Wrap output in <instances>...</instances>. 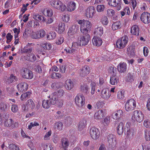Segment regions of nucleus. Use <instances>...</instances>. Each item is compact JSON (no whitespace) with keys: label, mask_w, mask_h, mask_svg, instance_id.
<instances>
[{"label":"nucleus","mask_w":150,"mask_h":150,"mask_svg":"<svg viewBox=\"0 0 150 150\" xmlns=\"http://www.w3.org/2000/svg\"><path fill=\"white\" fill-rule=\"evenodd\" d=\"M75 101L79 110L82 113H84L86 110L83 108L85 102V98L84 96L83 95L77 94L75 98Z\"/></svg>","instance_id":"f257e3e1"},{"label":"nucleus","mask_w":150,"mask_h":150,"mask_svg":"<svg viewBox=\"0 0 150 150\" xmlns=\"http://www.w3.org/2000/svg\"><path fill=\"white\" fill-rule=\"evenodd\" d=\"M90 40V36L88 33L83 34L78 38V43L80 46H84L87 45Z\"/></svg>","instance_id":"f03ea898"},{"label":"nucleus","mask_w":150,"mask_h":150,"mask_svg":"<svg viewBox=\"0 0 150 150\" xmlns=\"http://www.w3.org/2000/svg\"><path fill=\"white\" fill-rule=\"evenodd\" d=\"M35 107V104L33 100L31 99H29L27 101L25 105H23L22 109L23 112H26L32 110Z\"/></svg>","instance_id":"7ed1b4c3"},{"label":"nucleus","mask_w":150,"mask_h":150,"mask_svg":"<svg viewBox=\"0 0 150 150\" xmlns=\"http://www.w3.org/2000/svg\"><path fill=\"white\" fill-rule=\"evenodd\" d=\"M50 5L54 8L62 11H64L66 6L59 0H52L50 2Z\"/></svg>","instance_id":"20e7f679"},{"label":"nucleus","mask_w":150,"mask_h":150,"mask_svg":"<svg viewBox=\"0 0 150 150\" xmlns=\"http://www.w3.org/2000/svg\"><path fill=\"white\" fill-rule=\"evenodd\" d=\"M144 117V114L140 110H135L132 113V120L139 123H141L143 120Z\"/></svg>","instance_id":"39448f33"},{"label":"nucleus","mask_w":150,"mask_h":150,"mask_svg":"<svg viewBox=\"0 0 150 150\" xmlns=\"http://www.w3.org/2000/svg\"><path fill=\"white\" fill-rule=\"evenodd\" d=\"M128 40V38L126 35H125L118 39L116 43L117 47L120 49L124 48L127 43Z\"/></svg>","instance_id":"423d86ee"},{"label":"nucleus","mask_w":150,"mask_h":150,"mask_svg":"<svg viewBox=\"0 0 150 150\" xmlns=\"http://www.w3.org/2000/svg\"><path fill=\"white\" fill-rule=\"evenodd\" d=\"M107 142L109 144V148L115 150L117 148L116 138L115 135L109 134L107 137Z\"/></svg>","instance_id":"0eeeda50"},{"label":"nucleus","mask_w":150,"mask_h":150,"mask_svg":"<svg viewBox=\"0 0 150 150\" xmlns=\"http://www.w3.org/2000/svg\"><path fill=\"white\" fill-rule=\"evenodd\" d=\"M89 134L91 137L94 140L98 139L100 136L99 130L95 127H92L90 129Z\"/></svg>","instance_id":"6e6552de"},{"label":"nucleus","mask_w":150,"mask_h":150,"mask_svg":"<svg viewBox=\"0 0 150 150\" xmlns=\"http://www.w3.org/2000/svg\"><path fill=\"white\" fill-rule=\"evenodd\" d=\"M91 27L90 22L88 21L84 22L83 24L80 26V30L82 34L88 33V32Z\"/></svg>","instance_id":"1a4fd4ad"},{"label":"nucleus","mask_w":150,"mask_h":150,"mask_svg":"<svg viewBox=\"0 0 150 150\" xmlns=\"http://www.w3.org/2000/svg\"><path fill=\"white\" fill-rule=\"evenodd\" d=\"M140 18L141 21L144 24H148L150 23V13L148 12H143Z\"/></svg>","instance_id":"9d476101"},{"label":"nucleus","mask_w":150,"mask_h":150,"mask_svg":"<svg viewBox=\"0 0 150 150\" xmlns=\"http://www.w3.org/2000/svg\"><path fill=\"white\" fill-rule=\"evenodd\" d=\"M108 4L110 6L116 7L118 11L121 9L122 5L121 0H110L108 2Z\"/></svg>","instance_id":"9b49d317"},{"label":"nucleus","mask_w":150,"mask_h":150,"mask_svg":"<svg viewBox=\"0 0 150 150\" xmlns=\"http://www.w3.org/2000/svg\"><path fill=\"white\" fill-rule=\"evenodd\" d=\"M85 16L88 18H91L95 14V9L93 6L88 7L85 12Z\"/></svg>","instance_id":"f8f14e48"},{"label":"nucleus","mask_w":150,"mask_h":150,"mask_svg":"<svg viewBox=\"0 0 150 150\" xmlns=\"http://www.w3.org/2000/svg\"><path fill=\"white\" fill-rule=\"evenodd\" d=\"M17 88L18 91L23 92L27 91L28 88V84L25 82H22L17 85Z\"/></svg>","instance_id":"ddd939ff"},{"label":"nucleus","mask_w":150,"mask_h":150,"mask_svg":"<svg viewBox=\"0 0 150 150\" xmlns=\"http://www.w3.org/2000/svg\"><path fill=\"white\" fill-rule=\"evenodd\" d=\"M131 122L130 121H128L126 123L125 125V134L127 135V137L128 138L129 137L131 134Z\"/></svg>","instance_id":"4468645a"},{"label":"nucleus","mask_w":150,"mask_h":150,"mask_svg":"<svg viewBox=\"0 0 150 150\" xmlns=\"http://www.w3.org/2000/svg\"><path fill=\"white\" fill-rule=\"evenodd\" d=\"M79 29L78 25L76 24L72 25L70 28L68 32L69 35H73L77 32Z\"/></svg>","instance_id":"2eb2a0df"},{"label":"nucleus","mask_w":150,"mask_h":150,"mask_svg":"<svg viewBox=\"0 0 150 150\" xmlns=\"http://www.w3.org/2000/svg\"><path fill=\"white\" fill-rule=\"evenodd\" d=\"M92 42L93 45L96 46H100L103 43L101 39L96 36H94L93 37Z\"/></svg>","instance_id":"dca6fc26"},{"label":"nucleus","mask_w":150,"mask_h":150,"mask_svg":"<svg viewBox=\"0 0 150 150\" xmlns=\"http://www.w3.org/2000/svg\"><path fill=\"white\" fill-rule=\"evenodd\" d=\"M105 116L104 111L102 110H99L96 112L94 115L95 119L98 120L102 119Z\"/></svg>","instance_id":"f3484780"},{"label":"nucleus","mask_w":150,"mask_h":150,"mask_svg":"<svg viewBox=\"0 0 150 150\" xmlns=\"http://www.w3.org/2000/svg\"><path fill=\"white\" fill-rule=\"evenodd\" d=\"M65 24L64 23H60L58 25L57 27L55 29V30L59 33H62L65 30Z\"/></svg>","instance_id":"a211bd4d"},{"label":"nucleus","mask_w":150,"mask_h":150,"mask_svg":"<svg viewBox=\"0 0 150 150\" xmlns=\"http://www.w3.org/2000/svg\"><path fill=\"white\" fill-rule=\"evenodd\" d=\"M111 94L110 92L108 91L106 89H103L101 92V96L105 100H108L110 97Z\"/></svg>","instance_id":"6ab92c4d"},{"label":"nucleus","mask_w":150,"mask_h":150,"mask_svg":"<svg viewBox=\"0 0 150 150\" xmlns=\"http://www.w3.org/2000/svg\"><path fill=\"white\" fill-rule=\"evenodd\" d=\"M118 70L120 73L125 72L127 70V64L124 62L120 63L118 66Z\"/></svg>","instance_id":"aec40b11"},{"label":"nucleus","mask_w":150,"mask_h":150,"mask_svg":"<svg viewBox=\"0 0 150 150\" xmlns=\"http://www.w3.org/2000/svg\"><path fill=\"white\" fill-rule=\"evenodd\" d=\"M123 112L121 110H119L112 114L113 118L115 120L120 119L123 115Z\"/></svg>","instance_id":"412c9836"},{"label":"nucleus","mask_w":150,"mask_h":150,"mask_svg":"<svg viewBox=\"0 0 150 150\" xmlns=\"http://www.w3.org/2000/svg\"><path fill=\"white\" fill-rule=\"evenodd\" d=\"M73 83L71 79L67 80L65 81V87L66 88L69 90H70L74 87Z\"/></svg>","instance_id":"4be33fe9"},{"label":"nucleus","mask_w":150,"mask_h":150,"mask_svg":"<svg viewBox=\"0 0 150 150\" xmlns=\"http://www.w3.org/2000/svg\"><path fill=\"white\" fill-rule=\"evenodd\" d=\"M62 146V148L64 150L67 149L69 145V142L68 139L66 138H63L61 140Z\"/></svg>","instance_id":"5701e85b"},{"label":"nucleus","mask_w":150,"mask_h":150,"mask_svg":"<svg viewBox=\"0 0 150 150\" xmlns=\"http://www.w3.org/2000/svg\"><path fill=\"white\" fill-rule=\"evenodd\" d=\"M76 4L74 1L69 2L67 6V9L68 11L71 12L74 11L76 8Z\"/></svg>","instance_id":"b1692460"},{"label":"nucleus","mask_w":150,"mask_h":150,"mask_svg":"<svg viewBox=\"0 0 150 150\" xmlns=\"http://www.w3.org/2000/svg\"><path fill=\"white\" fill-rule=\"evenodd\" d=\"M57 92L53 93L50 96V102L51 105H54L57 103Z\"/></svg>","instance_id":"393cba45"},{"label":"nucleus","mask_w":150,"mask_h":150,"mask_svg":"<svg viewBox=\"0 0 150 150\" xmlns=\"http://www.w3.org/2000/svg\"><path fill=\"white\" fill-rule=\"evenodd\" d=\"M18 80V79L15 76H10L9 77L5 79L6 83L9 84Z\"/></svg>","instance_id":"a878e982"},{"label":"nucleus","mask_w":150,"mask_h":150,"mask_svg":"<svg viewBox=\"0 0 150 150\" xmlns=\"http://www.w3.org/2000/svg\"><path fill=\"white\" fill-rule=\"evenodd\" d=\"M103 28L102 27H98L95 29L94 34L98 36H101L103 34Z\"/></svg>","instance_id":"bb28decb"},{"label":"nucleus","mask_w":150,"mask_h":150,"mask_svg":"<svg viewBox=\"0 0 150 150\" xmlns=\"http://www.w3.org/2000/svg\"><path fill=\"white\" fill-rule=\"evenodd\" d=\"M76 50L72 47L71 48L69 47H67L64 49V51L67 53H69L71 54H75L78 53V52Z\"/></svg>","instance_id":"cd10ccee"},{"label":"nucleus","mask_w":150,"mask_h":150,"mask_svg":"<svg viewBox=\"0 0 150 150\" xmlns=\"http://www.w3.org/2000/svg\"><path fill=\"white\" fill-rule=\"evenodd\" d=\"M122 23L120 21H117L114 23L112 25V28L113 30H115L121 28Z\"/></svg>","instance_id":"c85d7f7f"},{"label":"nucleus","mask_w":150,"mask_h":150,"mask_svg":"<svg viewBox=\"0 0 150 150\" xmlns=\"http://www.w3.org/2000/svg\"><path fill=\"white\" fill-rule=\"evenodd\" d=\"M119 81V78L117 76H112L110 79V83L112 85L117 84Z\"/></svg>","instance_id":"c756f323"},{"label":"nucleus","mask_w":150,"mask_h":150,"mask_svg":"<svg viewBox=\"0 0 150 150\" xmlns=\"http://www.w3.org/2000/svg\"><path fill=\"white\" fill-rule=\"evenodd\" d=\"M124 124L122 122H120L118 125L117 127V134L120 135L122 134L123 132V127H124Z\"/></svg>","instance_id":"7c9ffc66"},{"label":"nucleus","mask_w":150,"mask_h":150,"mask_svg":"<svg viewBox=\"0 0 150 150\" xmlns=\"http://www.w3.org/2000/svg\"><path fill=\"white\" fill-rule=\"evenodd\" d=\"M83 74H88L90 72L89 67L87 65L84 66L80 71Z\"/></svg>","instance_id":"2f4dec72"},{"label":"nucleus","mask_w":150,"mask_h":150,"mask_svg":"<svg viewBox=\"0 0 150 150\" xmlns=\"http://www.w3.org/2000/svg\"><path fill=\"white\" fill-rule=\"evenodd\" d=\"M31 94V92L28 91L23 93L21 96V101H24L26 100L27 99L30 97Z\"/></svg>","instance_id":"473e14b6"},{"label":"nucleus","mask_w":150,"mask_h":150,"mask_svg":"<svg viewBox=\"0 0 150 150\" xmlns=\"http://www.w3.org/2000/svg\"><path fill=\"white\" fill-rule=\"evenodd\" d=\"M132 34H133L136 36H138L139 35V30L137 25H134L132 27Z\"/></svg>","instance_id":"72a5a7b5"},{"label":"nucleus","mask_w":150,"mask_h":150,"mask_svg":"<svg viewBox=\"0 0 150 150\" xmlns=\"http://www.w3.org/2000/svg\"><path fill=\"white\" fill-rule=\"evenodd\" d=\"M117 73L116 68L113 66L110 67L108 69L109 75H116Z\"/></svg>","instance_id":"f704fd0d"},{"label":"nucleus","mask_w":150,"mask_h":150,"mask_svg":"<svg viewBox=\"0 0 150 150\" xmlns=\"http://www.w3.org/2000/svg\"><path fill=\"white\" fill-rule=\"evenodd\" d=\"M63 85L61 82L53 83L51 86L52 88L54 90H56L58 88L62 87Z\"/></svg>","instance_id":"c9c22d12"},{"label":"nucleus","mask_w":150,"mask_h":150,"mask_svg":"<svg viewBox=\"0 0 150 150\" xmlns=\"http://www.w3.org/2000/svg\"><path fill=\"white\" fill-rule=\"evenodd\" d=\"M21 72L22 74H24V75L27 74H28V75H31L33 74L32 72L27 68H22L21 71Z\"/></svg>","instance_id":"e433bc0d"},{"label":"nucleus","mask_w":150,"mask_h":150,"mask_svg":"<svg viewBox=\"0 0 150 150\" xmlns=\"http://www.w3.org/2000/svg\"><path fill=\"white\" fill-rule=\"evenodd\" d=\"M51 104L48 100H43L42 101V105L43 108L48 109L51 106Z\"/></svg>","instance_id":"4c0bfd02"},{"label":"nucleus","mask_w":150,"mask_h":150,"mask_svg":"<svg viewBox=\"0 0 150 150\" xmlns=\"http://www.w3.org/2000/svg\"><path fill=\"white\" fill-rule=\"evenodd\" d=\"M131 99H129L127 100L125 105V109L127 111H130L131 109Z\"/></svg>","instance_id":"58836bf2"},{"label":"nucleus","mask_w":150,"mask_h":150,"mask_svg":"<svg viewBox=\"0 0 150 150\" xmlns=\"http://www.w3.org/2000/svg\"><path fill=\"white\" fill-rule=\"evenodd\" d=\"M13 122L14 121L12 119H7L5 121L4 126L8 127H10L12 125Z\"/></svg>","instance_id":"ea45409f"},{"label":"nucleus","mask_w":150,"mask_h":150,"mask_svg":"<svg viewBox=\"0 0 150 150\" xmlns=\"http://www.w3.org/2000/svg\"><path fill=\"white\" fill-rule=\"evenodd\" d=\"M144 138L146 141H150V131L145 129L144 130Z\"/></svg>","instance_id":"a19ab883"},{"label":"nucleus","mask_w":150,"mask_h":150,"mask_svg":"<svg viewBox=\"0 0 150 150\" xmlns=\"http://www.w3.org/2000/svg\"><path fill=\"white\" fill-rule=\"evenodd\" d=\"M57 34L54 32H51L47 36V38L48 40L54 39L56 36Z\"/></svg>","instance_id":"79ce46f5"},{"label":"nucleus","mask_w":150,"mask_h":150,"mask_svg":"<svg viewBox=\"0 0 150 150\" xmlns=\"http://www.w3.org/2000/svg\"><path fill=\"white\" fill-rule=\"evenodd\" d=\"M86 125V122H84V121H81L79 123L78 127V130L80 131L82 130L85 128Z\"/></svg>","instance_id":"37998d69"},{"label":"nucleus","mask_w":150,"mask_h":150,"mask_svg":"<svg viewBox=\"0 0 150 150\" xmlns=\"http://www.w3.org/2000/svg\"><path fill=\"white\" fill-rule=\"evenodd\" d=\"M55 127L57 128L59 131L62 130L63 126V125L62 122H58L55 123Z\"/></svg>","instance_id":"c03bdc74"},{"label":"nucleus","mask_w":150,"mask_h":150,"mask_svg":"<svg viewBox=\"0 0 150 150\" xmlns=\"http://www.w3.org/2000/svg\"><path fill=\"white\" fill-rule=\"evenodd\" d=\"M89 88H88V86L86 84H83L81 85L80 87L81 91L84 93H87Z\"/></svg>","instance_id":"a18cd8bd"},{"label":"nucleus","mask_w":150,"mask_h":150,"mask_svg":"<svg viewBox=\"0 0 150 150\" xmlns=\"http://www.w3.org/2000/svg\"><path fill=\"white\" fill-rule=\"evenodd\" d=\"M101 22L103 25H107L109 23L108 19L106 16H103L101 18Z\"/></svg>","instance_id":"49530a36"},{"label":"nucleus","mask_w":150,"mask_h":150,"mask_svg":"<svg viewBox=\"0 0 150 150\" xmlns=\"http://www.w3.org/2000/svg\"><path fill=\"white\" fill-rule=\"evenodd\" d=\"M9 107V106L5 103H0V108L3 111L6 110Z\"/></svg>","instance_id":"de8ad7c7"},{"label":"nucleus","mask_w":150,"mask_h":150,"mask_svg":"<svg viewBox=\"0 0 150 150\" xmlns=\"http://www.w3.org/2000/svg\"><path fill=\"white\" fill-rule=\"evenodd\" d=\"M37 32L39 38H43L46 35L45 31L43 29H40Z\"/></svg>","instance_id":"09e8293b"},{"label":"nucleus","mask_w":150,"mask_h":150,"mask_svg":"<svg viewBox=\"0 0 150 150\" xmlns=\"http://www.w3.org/2000/svg\"><path fill=\"white\" fill-rule=\"evenodd\" d=\"M110 117L109 116H107L104 119L103 123L105 126H107L110 124Z\"/></svg>","instance_id":"8fccbe9b"},{"label":"nucleus","mask_w":150,"mask_h":150,"mask_svg":"<svg viewBox=\"0 0 150 150\" xmlns=\"http://www.w3.org/2000/svg\"><path fill=\"white\" fill-rule=\"evenodd\" d=\"M8 148L10 150H20L18 146L12 143L9 144Z\"/></svg>","instance_id":"3c124183"},{"label":"nucleus","mask_w":150,"mask_h":150,"mask_svg":"<svg viewBox=\"0 0 150 150\" xmlns=\"http://www.w3.org/2000/svg\"><path fill=\"white\" fill-rule=\"evenodd\" d=\"M43 18V20H44V18H45L42 17V16L38 14H35L33 15V18L36 21H40L42 20V18Z\"/></svg>","instance_id":"603ef678"},{"label":"nucleus","mask_w":150,"mask_h":150,"mask_svg":"<svg viewBox=\"0 0 150 150\" xmlns=\"http://www.w3.org/2000/svg\"><path fill=\"white\" fill-rule=\"evenodd\" d=\"M124 91H119L117 94L118 98L120 99H123L124 98Z\"/></svg>","instance_id":"864d4df0"},{"label":"nucleus","mask_w":150,"mask_h":150,"mask_svg":"<svg viewBox=\"0 0 150 150\" xmlns=\"http://www.w3.org/2000/svg\"><path fill=\"white\" fill-rule=\"evenodd\" d=\"M144 126L146 128H150V120L148 119H145L143 122Z\"/></svg>","instance_id":"5fc2aeb1"},{"label":"nucleus","mask_w":150,"mask_h":150,"mask_svg":"<svg viewBox=\"0 0 150 150\" xmlns=\"http://www.w3.org/2000/svg\"><path fill=\"white\" fill-rule=\"evenodd\" d=\"M62 19L63 21L66 22H68L70 20V17L69 15L67 14H64L62 17Z\"/></svg>","instance_id":"6e6d98bb"},{"label":"nucleus","mask_w":150,"mask_h":150,"mask_svg":"<svg viewBox=\"0 0 150 150\" xmlns=\"http://www.w3.org/2000/svg\"><path fill=\"white\" fill-rule=\"evenodd\" d=\"M64 91L62 89H60L57 91V98H59L63 96Z\"/></svg>","instance_id":"4d7b16f0"},{"label":"nucleus","mask_w":150,"mask_h":150,"mask_svg":"<svg viewBox=\"0 0 150 150\" xmlns=\"http://www.w3.org/2000/svg\"><path fill=\"white\" fill-rule=\"evenodd\" d=\"M107 15L108 17H112L115 15V11L112 9H108L107 11Z\"/></svg>","instance_id":"13d9d810"},{"label":"nucleus","mask_w":150,"mask_h":150,"mask_svg":"<svg viewBox=\"0 0 150 150\" xmlns=\"http://www.w3.org/2000/svg\"><path fill=\"white\" fill-rule=\"evenodd\" d=\"M28 3H27L25 4H23L22 5V6L21 9V11L22 12V13H24L27 10V7L29 6Z\"/></svg>","instance_id":"bf43d9fd"},{"label":"nucleus","mask_w":150,"mask_h":150,"mask_svg":"<svg viewBox=\"0 0 150 150\" xmlns=\"http://www.w3.org/2000/svg\"><path fill=\"white\" fill-rule=\"evenodd\" d=\"M44 14L45 16L48 17H51L53 15L52 10L50 9L46 10V11H44Z\"/></svg>","instance_id":"052dcab7"},{"label":"nucleus","mask_w":150,"mask_h":150,"mask_svg":"<svg viewBox=\"0 0 150 150\" xmlns=\"http://www.w3.org/2000/svg\"><path fill=\"white\" fill-rule=\"evenodd\" d=\"M64 40V39L63 37H60L56 41L55 43L57 45H60L63 42Z\"/></svg>","instance_id":"680f3d73"},{"label":"nucleus","mask_w":150,"mask_h":150,"mask_svg":"<svg viewBox=\"0 0 150 150\" xmlns=\"http://www.w3.org/2000/svg\"><path fill=\"white\" fill-rule=\"evenodd\" d=\"M105 6L103 5H98L97 7V11L98 12H101L103 11L105 8Z\"/></svg>","instance_id":"e2e57ef3"},{"label":"nucleus","mask_w":150,"mask_h":150,"mask_svg":"<svg viewBox=\"0 0 150 150\" xmlns=\"http://www.w3.org/2000/svg\"><path fill=\"white\" fill-rule=\"evenodd\" d=\"M51 47V45L50 43H45L43 45V47L45 50H50Z\"/></svg>","instance_id":"0e129e2a"},{"label":"nucleus","mask_w":150,"mask_h":150,"mask_svg":"<svg viewBox=\"0 0 150 150\" xmlns=\"http://www.w3.org/2000/svg\"><path fill=\"white\" fill-rule=\"evenodd\" d=\"M52 132L50 131L47 132L44 137V139L45 140H48L50 139V137L51 135Z\"/></svg>","instance_id":"69168bd1"},{"label":"nucleus","mask_w":150,"mask_h":150,"mask_svg":"<svg viewBox=\"0 0 150 150\" xmlns=\"http://www.w3.org/2000/svg\"><path fill=\"white\" fill-rule=\"evenodd\" d=\"M39 125V124L38 123L34 122L33 123V122H31L30 123V125L28 126V129H31L33 127L38 126Z\"/></svg>","instance_id":"338daca9"},{"label":"nucleus","mask_w":150,"mask_h":150,"mask_svg":"<svg viewBox=\"0 0 150 150\" xmlns=\"http://www.w3.org/2000/svg\"><path fill=\"white\" fill-rule=\"evenodd\" d=\"M18 110V107L17 105L14 104L12 105L11 110L12 112H16Z\"/></svg>","instance_id":"774afa93"}]
</instances>
